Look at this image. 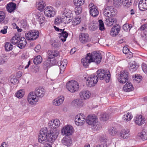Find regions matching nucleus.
I'll list each match as a JSON object with an SVG mask.
<instances>
[{
	"mask_svg": "<svg viewBox=\"0 0 147 147\" xmlns=\"http://www.w3.org/2000/svg\"><path fill=\"white\" fill-rule=\"evenodd\" d=\"M59 134V131L57 129L51 130L48 131L47 127H43L40 131L38 141L42 144L47 141L52 143L57 138Z\"/></svg>",
	"mask_w": 147,
	"mask_h": 147,
	"instance_id": "obj_1",
	"label": "nucleus"
},
{
	"mask_svg": "<svg viewBox=\"0 0 147 147\" xmlns=\"http://www.w3.org/2000/svg\"><path fill=\"white\" fill-rule=\"evenodd\" d=\"M101 54L94 51L87 54L85 58L81 59V62L85 67H87L91 62L98 64L101 62Z\"/></svg>",
	"mask_w": 147,
	"mask_h": 147,
	"instance_id": "obj_2",
	"label": "nucleus"
},
{
	"mask_svg": "<svg viewBox=\"0 0 147 147\" xmlns=\"http://www.w3.org/2000/svg\"><path fill=\"white\" fill-rule=\"evenodd\" d=\"M97 74L100 80H104L107 83L109 82L111 76L109 70L99 69L97 71Z\"/></svg>",
	"mask_w": 147,
	"mask_h": 147,
	"instance_id": "obj_3",
	"label": "nucleus"
},
{
	"mask_svg": "<svg viewBox=\"0 0 147 147\" xmlns=\"http://www.w3.org/2000/svg\"><path fill=\"white\" fill-rule=\"evenodd\" d=\"M86 121L88 124L94 127L96 130H98L100 128L98 123V118L94 115H89L87 117Z\"/></svg>",
	"mask_w": 147,
	"mask_h": 147,
	"instance_id": "obj_4",
	"label": "nucleus"
},
{
	"mask_svg": "<svg viewBox=\"0 0 147 147\" xmlns=\"http://www.w3.org/2000/svg\"><path fill=\"white\" fill-rule=\"evenodd\" d=\"M66 87L71 92H75L78 91L79 88L78 83L76 81L71 80L69 81L66 84Z\"/></svg>",
	"mask_w": 147,
	"mask_h": 147,
	"instance_id": "obj_5",
	"label": "nucleus"
},
{
	"mask_svg": "<svg viewBox=\"0 0 147 147\" xmlns=\"http://www.w3.org/2000/svg\"><path fill=\"white\" fill-rule=\"evenodd\" d=\"M74 131L73 127L70 125H67L63 127L61 133L63 136H68L72 135Z\"/></svg>",
	"mask_w": 147,
	"mask_h": 147,
	"instance_id": "obj_6",
	"label": "nucleus"
},
{
	"mask_svg": "<svg viewBox=\"0 0 147 147\" xmlns=\"http://www.w3.org/2000/svg\"><path fill=\"white\" fill-rule=\"evenodd\" d=\"M61 13L64 19L65 23L68 24L71 21V18L73 15L71 11L70 10L65 8L62 12Z\"/></svg>",
	"mask_w": 147,
	"mask_h": 147,
	"instance_id": "obj_7",
	"label": "nucleus"
},
{
	"mask_svg": "<svg viewBox=\"0 0 147 147\" xmlns=\"http://www.w3.org/2000/svg\"><path fill=\"white\" fill-rule=\"evenodd\" d=\"M86 121V116L83 113L77 114L75 118V123L78 126H82L84 125Z\"/></svg>",
	"mask_w": 147,
	"mask_h": 147,
	"instance_id": "obj_8",
	"label": "nucleus"
},
{
	"mask_svg": "<svg viewBox=\"0 0 147 147\" xmlns=\"http://www.w3.org/2000/svg\"><path fill=\"white\" fill-rule=\"evenodd\" d=\"M98 81V78L95 75H92L87 77L86 80V85L89 87L94 86Z\"/></svg>",
	"mask_w": 147,
	"mask_h": 147,
	"instance_id": "obj_9",
	"label": "nucleus"
},
{
	"mask_svg": "<svg viewBox=\"0 0 147 147\" xmlns=\"http://www.w3.org/2000/svg\"><path fill=\"white\" fill-rule=\"evenodd\" d=\"M44 13L46 17L50 18L54 17L56 14L55 9L50 6H47L44 8Z\"/></svg>",
	"mask_w": 147,
	"mask_h": 147,
	"instance_id": "obj_10",
	"label": "nucleus"
},
{
	"mask_svg": "<svg viewBox=\"0 0 147 147\" xmlns=\"http://www.w3.org/2000/svg\"><path fill=\"white\" fill-rule=\"evenodd\" d=\"M27 100L28 103L31 105L34 106L36 105L38 102V99L34 94L33 92H30L28 94Z\"/></svg>",
	"mask_w": 147,
	"mask_h": 147,
	"instance_id": "obj_11",
	"label": "nucleus"
},
{
	"mask_svg": "<svg viewBox=\"0 0 147 147\" xmlns=\"http://www.w3.org/2000/svg\"><path fill=\"white\" fill-rule=\"evenodd\" d=\"M103 13L105 16L110 17L115 16L116 14V12L113 7L108 6L105 7Z\"/></svg>",
	"mask_w": 147,
	"mask_h": 147,
	"instance_id": "obj_12",
	"label": "nucleus"
},
{
	"mask_svg": "<svg viewBox=\"0 0 147 147\" xmlns=\"http://www.w3.org/2000/svg\"><path fill=\"white\" fill-rule=\"evenodd\" d=\"M61 122L60 120L57 119H53L50 120L48 123V126L49 127L56 129L59 127L60 125Z\"/></svg>",
	"mask_w": 147,
	"mask_h": 147,
	"instance_id": "obj_13",
	"label": "nucleus"
},
{
	"mask_svg": "<svg viewBox=\"0 0 147 147\" xmlns=\"http://www.w3.org/2000/svg\"><path fill=\"white\" fill-rule=\"evenodd\" d=\"M45 93V89L41 87H36L34 91V94L38 98H41L44 97Z\"/></svg>",
	"mask_w": 147,
	"mask_h": 147,
	"instance_id": "obj_14",
	"label": "nucleus"
},
{
	"mask_svg": "<svg viewBox=\"0 0 147 147\" xmlns=\"http://www.w3.org/2000/svg\"><path fill=\"white\" fill-rule=\"evenodd\" d=\"M88 7L90 9V13L91 15L94 17L98 15L99 13L98 9L95 5H94L93 3H90Z\"/></svg>",
	"mask_w": 147,
	"mask_h": 147,
	"instance_id": "obj_15",
	"label": "nucleus"
},
{
	"mask_svg": "<svg viewBox=\"0 0 147 147\" xmlns=\"http://www.w3.org/2000/svg\"><path fill=\"white\" fill-rule=\"evenodd\" d=\"M128 79V73L124 71H121L117 78L118 81L121 83H125Z\"/></svg>",
	"mask_w": 147,
	"mask_h": 147,
	"instance_id": "obj_16",
	"label": "nucleus"
},
{
	"mask_svg": "<svg viewBox=\"0 0 147 147\" xmlns=\"http://www.w3.org/2000/svg\"><path fill=\"white\" fill-rule=\"evenodd\" d=\"M134 121L136 125L138 126H141L144 123L145 119L142 115H138L134 117Z\"/></svg>",
	"mask_w": 147,
	"mask_h": 147,
	"instance_id": "obj_17",
	"label": "nucleus"
},
{
	"mask_svg": "<svg viewBox=\"0 0 147 147\" xmlns=\"http://www.w3.org/2000/svg\"><path fill=\"white\" fill-rule=\"evenodd\" d=\"M80 98L83 100H86L90 98L91 96V93L89 90L84 89L82 90L80 93Z\"/></svg>",
	"mask_w": 147,
	"mask_h": 147,
	"instance_id": "obj_18",
	"label": "nucleus"
},
{
	"mask_svg": "<svg viewBox=\"0 0 147 147\" xmlns=\"http://www.w3.org/2000/svg\"><path fill=\"white\" fill-rule=\"evenodd\" d=\"M79 40L82 44H85L89 41V36L88 34L82 33L80 34L79 36Z\"/></svg>",
	"mask_w": 147,
	"mask_h": 147,
	"instance_id": "obj_19",
	"label": "nucleus"
},
{
	"mask_svg": "<svg viewBox=\"0 0 147 147\" xmlns=\"http://www.w3.org/2000/svg\"><path fill=\"white\" fill-rule=\"evenodd\" d=\"M61 142L63 145L67 147H70L72 145V140L70 137L67 136L64 137L62 139Z\"/></svg>",
	"mask_w": 147,
	"mask_h": 147,
	"instance_id": "obj_20",
	"label": "nucleus"
},
{
	"mask_svg": "<svg viewBox=\"0 0 147 147\" xmlns=\"http://www.w3.org/2000/svg\"><path fill=\"white\" fill-rule=\"evenodd\" d=\"M64 100V97L63 96H60L53 100L52 103L54 105L59 106L62 104Z\"/></svg>",
	"mask_w": 147,
	"mask_h": 147,
	"instance_id": "obj_21",
	"label": "nucleus"
},
{
	"mask_svg": "<svg viewBox=\"0 0 147 147\" xmlns=\"http://www.w3.org/2000/svg\"><path fill=\"white\" fill-rule=\"evenodd\" d=\"M71 105L75 108H80L83 106L84 103L83 102L79 99H76L72 101Z\"/></svg>",
	"mask_w": 147,
	"mask_h": 147,
	"instance_id": "obj_22",
	"label": "nucleus"
},
{
	"mask_svg": "<svg viewBox=\"0 0 147 147\" xmlns=\"http://www.w3.org/2000/svg\"><path fill=\"white\" fill-rule=\"evenodd\" d=\"M119 135L122 138H127L129 135V131L127 128L123 129L120 131Z\"/></svg>",
	"mask_w": 147,
	"mask_h": 147,
	"instance_id": "obj_23",
	"label": "nucleus"
},
{
	"mask_svg": "<svg viewBox=\"0 0 147 147\" xmlns=\"http://www.w3.org/2000/svg\"><path fill=\"white\" fill-rule=\"evenodd\" d=\"M138 7L140 10L144 11L147 9V0H140L139 2Z\"/></svg>",
	"mask_w": 147,
	"mask_h": 147,
	"instance_id": "obj_24",
	"label": "nucleus"
},
{
	"mask_svg": "<svg viewBox=\"0 0 147 147\" xmlns=\"http://www.w3.org/2000/svg\"><path fill=\"white\" fill-rule=\"evenodd\" d=\"M16 3L11 2L7 4L6 6L7 11L10 13H13L16 8Z\"/></svg>",
	"mask_w": 147,
	"mask_h": 147,
	"instance_id": "obj_25",
	"label": "nucleus"
},
{
	"mask_svg": "<svg viewBox=\"0 0 147 147\" xmlns=\"http://www.w3.org/2000/svg\"><path fill=\"white\" fill-rule=\"evenodd\" d=\"M36 17L40 24H42L44 22L45 18L41 12H38L36 14Z\"/></svg>",
	"mask_w": 147,
	"mask_h": 147,
	"instance_id": "obj_26",
	"label": "nucleus"
},
{
	"mask_svg": "<svg viewBox=\"0 0 147 147\" xmlns=\"http://www.w3.org/2000/svg\"><path fill=\"white\" fill-rule=\"evenodd\" d=\"M123 52L124 54H125L127 58L130 59L132 57L133 54L130 51L127 46H125L123 47Z\"/></svg>",
	"mask_w": 147,
	"mask_h": 147,
	"instance_id": "obj_27",
	"label": "nucleus"
},
{
	"mask_svg": "<svg viewBox=\"0 0 147 147\" xmlns=\"http://www.w3.org/2000/svg\"><path fill=\"white\" fill-rule=\"evenodd\" d=\"M123 90L125 92H129L133 90L134 87L130 82H128L124 86Z\"/></svg>",
	"mask_w": 147,
	"mask_h": 147,
	"instance_id": "obj_28",
	"label": "nucleus"
},
{
	"mask_svg": "<svg viewBox=\"0 0 147 147\" xmlns=\"http://www.w3.org/2000/svg\"><path fill=\"white\" fill-rule=\"evenodd\" d=\"M67 60L66 59H64L61 62V65L60 66V73L63 74L66 68L67 64Z\"/></svg>",
	"mask_w": 147,
	"mask_h": 147,
	"instance_id": "obj_29",
	"label": "nucleus"
},
{
	"mask_svg": "<svg viewBox=\"0 0 147 147\" xmlns=\"http://www.w3.org/2000/svg\"><path fill=\"white\" fill-rule=\"evenodd\" d=\"M132 117L133 116L130 113L126 112L124 113L123 119L125 122H128L131 120Z\"/></svg>",
	"mask_w": 147,
	"mask_h": 147,
	"instance_id": "obj_30",
	"label": "nucleus"
},
{
	"mask_svg": "<svg viewBox=\"0 0 147 147\" xmlns=\"http://www.w3.org/2000/svg\"><path fill=\"white\" fill-rule=\"evenodd\" d=\"M59 37L61 40L62 42H65L68 35V33L65 31L64 29H63V30L61 32L59 33Z\"/></svg>",
	"mask_w": 147,
	"mask_h": 147,
	"instance_id": "obj_31",
	"label": "nucleus"
},
{
	"mask_svg": "<svg viewBox=\"0 0 147 147\" xmlns=\"http://www.w3.org/2000/svg\"><path fill=\"white\" fill-rule=\"evenodd\" d=\"M120 30V28L119 26H115L111 29L110 34L113 36H115L117 35Z\"/></svg>",
	"mask_w": 147,
	"mask_h": 147,
	"instance_id": "obj_32",
	"label": "nucleus"
},
{
	"mask_svg": "<svg viewBox=\"0 0 147 147\" xmlns=\"http://www.w3.org/2000/svg\"><path fill=\"white\" fill-rule=\"evenodd\" d=\"M26 40L24 37H21L18 44V47L20 49L24 47L26 44Z\"/></svg>",
	"mask_w": 147,
	"mask_h": 147,
	"instance_id": "obj_33",
	"label": "nucleus"
},
{
	"mask_svg": "<svg viewBox=\"0 0 147 147\" xmlns=\"http://www.w3.org/2000/svg\"><path fill=\"white\" fill-rule=\"evenodd\" d=\"M58 54V52L56 51L49 50L47 52V57L50 59L57 56Z\"/></svg>",
	"mask_w": 147,
	"mask_h": 147,
	"instance_id": "obj_34",
	"label": "nucleus"
},
{
	"mask_svg": "<svg viewBox=\"0 0 147 147\" xmlns=\"http://www.w3.org/2000/svg\"><path fill=\"white\" fill-rule=\"evenodd\" d=\"M138 137L143 140L147 139V132L146 130H142V131L138 133L137 135Z\"/></svg>",
	"mask_w": 147,
	"mask_h": 147,
	"instance_id": "obj_35",
	"label": "nucleus"
},
{
	"mask_svg": "<svg viewBox=\"0 0 147 147\" xmlns=\"http://www.w3.org/2000/svg\"><path fill=\"white\" fill-rule=\"evenodd\" d=\"M37 7L38 10L42 11H44V9L46 6V4L45 1L40 0L37 2Z\"/></svg>",
	"mask_w": 147,
	"mask_h": 147,
	"instance_id": "obj_36",
	"label": "nucleus"
},
{
	"mask_svg": "<svg viewBox=\"0 0 147 147\" xmlns=\"http://www.w3.org/2000/svg\"><path fill=\"white\" fill-rule=\"evenodd\" d=\"M25 93V91L24 89H20L17 91L15 94V96L18 98L21 99L24 97Z\"/></svg>",
	"mask_w": 147,
	"mask_h": 147,
	"instance_id": "obj_37",
	"label": "nucleus"
},
{
	"mask_svg": "<svg viewBox=\"0 0 147 147\" xmlns=\"http://www.w3.org/2000/svg\"><path fill=\"white\" fill-rule=\"evenodd\" d=\"M138 65L135 62H132L129 64V69L132 72L136 71L138 69Z\"/></svg>",
	"mask_w": 147,
	"mask_h": 147,
	"instance_id": "obj_38",
	"label": "nucleus"
},
{
	"mask_svg": "<svg viewBox=\"0 0 147 147\" xmlns=\"http://www.w3.org/2000/svg\"><path fill=\"white\" fill-rule=\"evenodd\" d=\"M116 20L115 18H109L106 20L107 25L109 26H111L114 24H115Z\"/></svg>",
	"mask_w": 147,
	"mask_h": 147,
	"instance_id": "obj_39",
	"label": "nucleus"
},
{
	"mask_svg": "<svg viewBox=\"0 0 147 147\" xmlns=\"http://www.w3.org/2000/svg\"><path fill=\"white\" fill-rule=\"evenodd\" d=\"M81 22V18L79 17H76L73 19L72 22V25L76 26L79 24Z\"/></svg>",
	"mask_w": 147,
	"mask_h": 147,
	"instance_id": "obj_40",
	"label": "nucleus"
},
{
	"mask_svg": "<svg viewBox=\"0 0 147 147\" xmlns=\"http://www.w3.org/2000/svg\"><path fill=\"white\" fill-rule=\"evenodd\" d=\"M109 133L111 136H115L117 134V131L115 127H111L109 130Z\"/></svg>",
	"mask_w": 147,
	"mask_h": 147,
	"instance_id": "obj_41",
	"label": "nucleus"
},
{
	"mask_svg": "<svg viewBox=\"0 0 147 147\" xmlns=\"http://www.w3.org/2000/svg\"><path fill=\"white\" fill-rule=\"evenodd\" d=\"M109 118V115L106 113L103 112L101 113L100 119L102 121L107 120Z\"/></svg>",
	"mask_w": 147,
	"mask_h": 147,
	"instance_id": "obj_42",
	"label": "nucleus"
},
{
	"mask_svg": "<svg viewBox=\"0 0 147 147\" xmlns=\"http://www.w3.org/2000/svg\"><path fill=\"white\" fill-rule=\"evenodd\" d=\"M53 65L51 62V60L49 59H47L44 63L43 66L45 68H48L50 67Z\"/></svg>",
	"mask_w": 147,
	"mask_h": 147,
	"instance_id": "obj_43",
	"label": "nucleus"
},
{
	"mask_svg": "<svg viewBox=\"0 0 147 147\" xmlns=\"http://www.w3.org/2000/svg\"><path fill=\"white\" fill-rule=\"evenodd\" d=\"M32 33V36L33 38L32 39V40H34L36 39L39 36V32L38 30H31Z\"/></svg>",
	"mask_w": 147,
	"mask_h": 147,
	"instance_id": "obj_44",
	"label": "nucleus"
},
{
	"mask_svg": "<svg viewBox=\"0 0 147 147\" xmlns=\"http://www.w3.org/2000/svg\"><path fill=\"white\" fill-rule=\"evenodd\" d=\"M42 61V57L40 55H38L34 59V63L36 64H40Z\"/></svg>",
	"mask_w": 147,
	"mask_h": 147,
	"instance_id": "obj_45",
	"label": "nucleus"
},
{
	"mask_svg": "<svg viewBox=\"0 0 147 147\" xmlns=\"http://www.w3.org/2000/svg\"><path fill=\"white\" fill-rule=\"evenodd\" d=\"M64 18H61L60 17H57L55 19V24L56 25H58L62 22L65 23V20Z\"/></svg>",
	"mask_w": 147,
	"mask_h": 147,
	"instance_id": "obj_46",
	"label": "nucleus"
},
{
	"mask_svg": "<svg viewBox=\"0 0 147 147\" xmlns=\"http://www.w3.org/2000/svg\"><path fill=\"white\" fill-rule=\"evenodd\" d=\"M74 4L76 6H80L85 2V0H73Z\"/></svg>",
	"mask_w": 147,
	"mask_h": 147,
	"instance_id": "obj_47",
	"label": "nucleus"
},
{
	"mask_svg": "<svg viewBox=\"0 0 147 147\" xmlns=\"http://www.w3.org/2000/svg\"><path fill=\"white\" fill-rule=\"evenodd\" d=\"M13 45L10 42H6L5 45V50L6 51H9L12 50Z\"/></svg>",
	"mask_w": 147,
	"mask_h": 147,
	"instance_id": "obj_48",
	"label": "nucleus"
},
{
	"mask_svg": "<svg viewBox=\"0 0 147 147\" xmlns=\"http://www.w3.org/2000/svg\"><path fill=\"white\" fill-rule=\"evenodd\" d=\"M131 0H123L122 5L126 8L129 7L131 5Z\"/></svg>",
	"mask_w": 147,
	"mask_h": 147,
	"instance_id": "obj_49",
	"label": "nucleus"
},
{
	"mask_svg": "<svg viewBox=\"0 0 147 147\" xmlns=\"http://www.w3.org/2000/svg\"><path fill=\"white\" fill-rule=\"evenodd\" d=\"M134 80L136 81V82H140L142 80V77L139 74H136L134 76Z\"/></svg>",
	"mask_w": 147,
	"mask_h": 147,
	"instance_id": "obj_50",
	"label": "nucleus"
},
{
	"mask_svg": "<svg viewBox=\"0 0 147 147\" xmlns=\"http://www.w3.org/2000/svg\"><path fill=\"white\" fill-rule=\"evenodd\" d=\"M132 27L131 24H124L123 26V29L125 31H129Z\"/></svg>",
	"mask_w": 147,
	"mask_h": 147,
	"instance_id": "obj_51",
	"label": "nucleus"
},
{
	"mask_svg": "<svg viewBox=\"0 0 147 147\" xmlns=\"http://www.w3.org/2000/svg\"><path fill=\"white\" fill-rule=\"evenodd\" d=\"M98 25L100 30H105L104 25L103 21L100 20L98 21Z\"/></svg>",
	"mask_w": 147,
	"mask_h": 147,
	"instance_id": "obj_52",
	"label": "nucleus"
},
{
	"mask_svg": "<svg viewBox=\"0 0 147 147\" xmlns=\"http://www.w3.org/2000/svg\"><path fill=\"white\" fill-rule=\"evenodd\" d=\"M19 38L18 36H13L11 40V42L13 44H16L18 42Z\"/></svg>",
	"mask_w": 147,
	"mask_h": 147,
	"instance_id": "obj_53",
	"label": "nucleus"
},
{
	"mask_svg": "<svg viewBox=\"0 0 147 147\" xmlns=\"http://www.w3.org/2000/svg\"><path fill=\"white\" fill-rule=\"evenodd\" d=\"M98 139L102 142H106L107 140V137L105 135L101 134L98 137Z\"/></svg>",
	"mask_w": 147,
	"mask_h": 147,
	"instance_id": "obj_54",
	"label": "nucleus"
},
{
	"mask_svg": "<svg viewBox=\"0 0 147 147\" xmlns=\"http://www.w3.org/2000/svg\"><path fill=\"white\" fill-rule=\"evenodd\" d=\"M113 4L116 6L118 7L122 5L123 0H113Z\"/></svg>",
	"mask_w": 147,
	"mask_h": 147,
	"instance_id": "obj_55",
	"label": "nucleus"
},
{
	"mask_svg": "<svg viewBox=\"0 0 147 147\" xmlns=\"http://www.w3.org/2000/svg\"><path fill=\"white\" fill-rule=\"evenodd\" d=\"M76 6L77 7L75 9V12L76 14L79 15L81 13L82 11V9L80 6Z\"/></svg>",
	"mask_w": 147,
	"mask_h": 147,
	"instance_id": "obj_56",
	"label": "nucleus"
},
{
	"mask_svg": "<svg viewBox=\"0 0 147 147\" xmlns=\"http://www.w3.org/2000/svg\"><path fill=\"white\" fill-rule=\"evenodd\" d=\"M32 33L31 31L28 32L25 34V36L26 38L28 40H32V39L33 38L32 36Z\"/></svg>",
	"mask_w": 147,
	"mask_h": 147,
	"instance_id": "obj_57",
	"label": "nucleus"
},
{
	"mask_svg": "<svg viewBox=\"0 0 147 147\" xmlns=\"http://www.w3.org/2000/svg\"><path fill=\"white\" fill-rule=\"evenodd\" d=\"M5 17V12L3 11H0V23L3 21Z\"/></svg>",
	"mask_w": 147,
	"mask_h": 147,
	"instance_id": "obj_58",
	"label": "nucleus"
},
{
	"mask_svg": "<svg viewBox=\"0 0 147 147\" xmlns=\"http://www.w3.org/2000/svg\"><path fill=\"white\" fill-rule=\"evenodd\" d=\"M141 66L143 72L145 74H147V65L143 63L142 64Z\"/></svg>",
	"mask_w": 147,
	"mask_h": 147,
	"instance_id": "obj_59",
	"label": "nucleus"
},
{
	"mask_svg": "<svg viewBox=\"0 0 147 147\" xmlns=\"http://www.w3.org/2000/svg\"><path fill=\"white\" fill-rule=\"evenodd\" d=\"M21 26L24 28L26 27L27 26V22L26 20H21L20 22Z\"/></svg>",
	"mask_w": 147,
	"mask_h": 147,
	"instance_id": "obj_60",
	"label": "nucleus"
},
{
	"mask_svg": "<svg viewBox=\"0 0 147 147\" xmlns=\"http://www.w3.org/2000/svg\"><path fill=\"white\" fill-rule=\"evenodd\" d=\"M9 80L13 84L18 82V80L15 76H13L12 78H10Z\"/></svg>",
	"mask_w": 147,
	"mask_h": 147,
	"instance_id": "obj_61",
	"label": "nucleus"
},
{
	"mask_svg": "<svg viewBox=\"0 0 147 147\" xmlns=\"http://www.w3.org/2000/svg\"><path fill=\"white\" fill-rule=\"evenodd\" d=\"M7 28L8 27L7 26H4L3 28V29L1 30L0 32L3 34H6Z\"/></svg>",
	"mask_w": 147,
	"mask_h": 147,
	"instance_id": "obj_62",
	"label": "nucleus"
},
{
	"mask_svg": "<svg viewBox=\"0 0 147 147\" xmlns=\"http://www.w3.org/2000/svg\"><path fill=\"white\" fill-rule=\"evenodd\" d=\"M6 62V60L4 57H0V65L4 64Z\"/></svg>",
	"mask_w": 147,
	"mask_h": 147,
	"instance_id": "obj_63",
	"label": "nucleus"
},
{
	"mask_svg": "<svg viewBox=\"0 0 147 147\" xmlns=\"http://www.w3.org/2000/svg\"><path fill=\"white\" fill-rule=\"evenodd\" d=\"M109 146H107V144L96 145H94L93 147H109Z\"/></svg>",
	"mask_w": 147,
	"mask_h": 147,
	"instance_id": "obj_64",
	"label": "nucleus"
}]
</instances>
